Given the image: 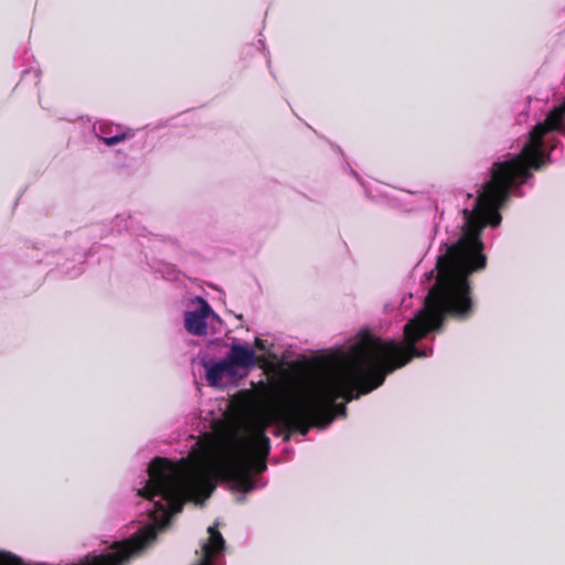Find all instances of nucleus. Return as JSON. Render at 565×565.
I'll use <instances>...</instances> for the list:
<instances>
[{"mask_svg":"<svg viewBox=\"0 0 565 565\" xmlns=\"http://www.w3.org/2000/svg\"><path fill=\"white\" fill-rule=\"evenodd\" d=\"M186 455L180 458L154 457L134 486L138 514L126 539L100 541L98 548L70 565H125L151 547L166 532L185 502L203 505L218 481H226L244 494L266 486L260 473L267 470L270 441L265 428L225 437L190 435Z\"/></svg>","mask_w":565,"mask_h":565,"instance_id":"f257e3e1","label":"nucleus"},{"mask_svg":"<svg viewBox=\"0 0 565 565\" xmlns=\"http://www.w3.org/2000/svg\"><path fill=\"white\" fill-rule=\"evenodd\" d=\"M353 398V375L340 360L328 361L310 374L305 396L285 415V425L306 436L310 428H327L337 416L344 415Z\"/></svg>","mask_w":565,"mask_h":565,"instance_id":"f03ea898","label":"nucleus"},{"mask_svg":"<svg viewBox=\"0 0 565 565\" xmlns=\"http://www.w3.org/2000/svg\"><path fill=\"white\" fill-rule=\"evenodd\" d=\"M121 231L131 232L138 238H147L149 243L148 245L143 242H139V244L142 248H148L150 250L158 248L161 252V248H159L160 246L167 244L175 245V242L172 239L166 241L162 237L148 232L147 228L140 224L137 217L131 214L122 213L113 218L111 232L121 233Z\"/></svg>","mask_w":565,"mask_h":565,"instance_id":"7ed1b4c3","label":"nucleus"},{"mask_svg":"<svg viewBox=\"0 0 565 565\" xmlns=\"http://www.w3.org/2000/svg\"><path fill=\"white\" fill-rule=\"evenodd\" d=\"M192 302L195 308L184 312V329L192 335L204 337L207 334L209 322L218 320V316L202 297H194Z\"/></svg>","mask_w":565,"mask_h":565,"instance_id":"20e7f679","label":"nucleus"},{"mask_svg":"<svg viewBox=\"0 0 565 565\" xmlns=\"http://www.w3.org/2000/svg\"><path fill=\"white\" fill-rule=\"evenodd\" d=\"M92 132L107 147H113L134 137L132 129L103 119L93 124Z\"/></svg>","mask_w":565,"mask_h":565,"instance_id":"39448f33","label":"nucleus"},{"mask_svg":"<svg viewBox=\"0 0 565 565\" xmlns=\"http://www.w3.org/2000/svg\"><path fill=\"white\" fill-rule=\"evenodd\" d=\"M228 363L236 370L238 375L239 371H248L256 365V352L248 344L233 342L225 355Z\"/></svg>","mask_w":565,"mask_h":565,"instance_id":"423d86ee","label":"nucleus"},{"mask_svg":"<svg viewBox=\"0 0 565 565\" xmlns=\"http://www.w3.org/2000/svg\"><path fill=\"white\" fill-rule=\"evenodd\" d=\"M207 531L209 539L202 545L204 557L194 565H216L215 563L220 562L223 556L225 541L217 530V524L209 526Z\"/></svg>","mask_w":565,"mask_h":565,"instance_id":"0eeeda50","label":"nucleus"},{"mask_svg":"<svg viewBox=\"0 0 565 565\" xmlns=\"http://www.w3.org/2000/svg\"><path fill=\"white\" fill-rule=\"evenodd\" d=\"M203 367L206 381L211 386H218L224 377L234 379L237 376L236 370L233 369L226 358L222 360H204Z\"/></svg>","mask_w":565,"mask_h":565,"instance_id":"6e6552de","label":"nucleus"},{"mask_svg":"<svg viewBox=\"0 0 565 565\" xmlns=\"http://www.w3.org/2000/svg\"><path fill=\"white\" fill-rule=\"evenodd\" d=\"M50 256V253L43 252V246L41 244L31 242H25L20 248L19 254L20 259L25 264L42 263Z\"/></svg>","mask_w":565,"mask_h":565,"instance_id":"1a4fd4ad","label":"nucleus"},{"mask_svg":"<svg viewBox=\"0 0 565 565\" xmlns=\"http://www.w3.org/2000/svg\"><path fill=\"white\" fill-rule=\"evenodd\" d=\"M149 267L168 281H179L183 274L177 268L175 265L163 262L161 259L152 258L148 260Z\"/></svg>","mask_w":565,"mask_h":565,"instance_id":"9d476101","label":"nucleus"},{"mask_svg":"<svg viewBox=\"0 0 565 565\" xmlns=\"http://www.w3.org/2000/svg\"><path fill=\"white\" fill-rule=\"evenodd\" d=\"M85 258L86 254L84 252H76L72 260L66 259L61 264L62 271L70 277H77L84 270Z\"/></svg>","mask_w":565,"mask_h":565,"instance_id":"9b49d317","label":"nucleus"},{"mask_svg":"<svg viewBox=\"0 0 565 565\" xmlns=\"http://www.w3.org/2000/svg\"><path fill=\"white\" fill-rule=\"evenodd\" d=\"M0 565H51L46 562L26 563L20 556L4 550H0Z\"/></svg>","mask_w":565,"mask_h":565,"instance_id":"f8f14e48","label":"nucleus"},{"mask_svg":"<svg viewBox=\"0 0 565 565\" xmlns=\"http://www.w3.org/2000/svg\"><path fill=\"white\" fill-rule=\"evenodd\" d=\"M29 76H32L38 82L39 77H40V70L35 68V70H25V71H23L22 79L24 81Z\"/></svg>","mask_w":565,"mask_h":565,"instance_id":"ddd939ff","label":"nucleus"},{"mask_svg":"<svg viewBox=\"0 0 565 565\" xmlns=\"http://www.w3.org/2000/svg\"><path fill=\"white\" fill-rule=\"evenodd\" d=\"M256 343H257V347H258L259 349H264V348H265V345H264V343H263V341H262V340H257V342H256Z\"/></svg>","mask_w":565,"mask_h":565,"instance_id":"4468645a","label":"nucleus"},{"mask_svg":"<svg viewBox=\"0 0 565 565\" xmlns=\"http://www.w3.org/2000/svg\"><path fill=\"white\" fill-rule=\"evenodd\" d=\"M275 433H276V435H279L280 434V429L279 428H275Z\"/></svg>","mask_w":565,"mask_h":565,"instance_id":"2eb2a0df","label":"nucleus"},{"mask_svg":"<svg viewBox=\"0 0 565 565\" xmlns=\"http://www.w3.org/2000/svg\"><path fill=\"white\" fill-rule=\"evenodd\" d=\"M433 274H434V271H433V270H431V271H429V274H428V279L433 277Z\"/></svg>","mask_w":565,"mask_h":565,"instance_id":"dca6fc26","label":"nucleus"},{"mask_svg":"<svg viewBox=\"0 0 565 565\" xmlns=\"http://www.w3.org/2000/svg\"><path fill=\"white\" fill-rule=\"evenodd\" d=\"M561 134L565 135V131H559Z\"/></svg>","mask_w":565,"mask_h":565,"instance_id":"f3484780","label":"nucleus"}]
</instances>
